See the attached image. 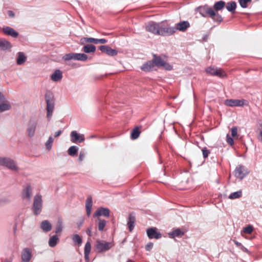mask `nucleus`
Instances as JSON below:
<instances>
[{"label": "nucleus", "mask_w": 262, "mask_h": 262, "mask_svg": "<svg viewBox=\"0 0 262 262\" xmlns=\"http://www.w3.org/2000/svg\"><path fill=\"white\" fill-rule=\"evenodd\" d=\"M114 246V244L113 242L97 239L95 245V248L98 252L102 253L108 251Z\"/></svg>", "instance_id": "nucleus-1"}, {"label": "nucleus", "mask_w": 262, "mask_h": 262, "mask_svg": "<svg viewBox=\"0 0 262 262\" xmlns=\"http://www.w3.org/2000/svg\"><path fill=\"white\" fill-rule=\"evenodd\" d=\"M0 166L6 167L8 169L14 171H17L19 169L15 162L8 157L0 156Z\"/></svg>", "instance_id": "nucleus-2"}, {"label": "nucleus", "mask_w": 262, "mask_h": 262, "mask_svg": "<svg viewBox=\"0 0 262 262\" xmlns=\"http://www.w3.org/2000/svg\"><path fill=\"white\" fill-rule=\"evenodd\" d=\"M176 32L174 27H169L162 22L159 23L158 35L170 36Z\"/></svg>", "instance_id": "nucleus-3"}, {"label": "nucleus", "mask_w": 262, "mask_h": 262, "mask_svg": "<svg viewBox=\"0 0 262 262\" xmlns=\"http://www.w3.org/2000/svg\"><path fill=\"white\" fill-rule=\"evenodd\" d=\"M199 10L200 14L203 17H206L205 13H207L212 19H214L215 16L217 17V20L221 21L222 20L221 15L216 13L215 11L211 8H206L205 6L200 7L198 8Z\"/></svg>", "instance_id": "nucleus-4"}, {"label": "nucleus", "mask_w": 262, "mask_h": 262, "mask_svg": "<svg viewBox=\"0 0 262 262\" xmlns=\"http://www.w3.org/2000/svg\"><path fill=\"white\" fill-rule=\"evenodd\" d=\"M42 207V196L40 194H36L34 197V202L32 209L35 214H39L41 211Z\"/></svg>", "instance_id": "nucleus-5"}, {"label": "nucleus", "mask_w": 262, "mask_h": 262, "mask_svg": "<svg viewBox=\"0 0 262 262\" xmlns=\"http://www.w3.org/2000/svg\"><path fill=\"white\" fill-rule=\"evenodd\" d=\"M207 73L212 75L219 77L220 78H224L226 77V73L221 69L214 68L213 67H209L206 69Z\"/></svg>", "instance_id": "nucleus-6"}, {"label": "nucleus", "mask_w": 262, "mask_h": 262, "mask_svg": "<svg viewBox=\"0 0 262 262\" xmlns=\"http://www.w3.org/2000/svg\"><path fill=\"white\" fill-rule=\"evenodd\" d=\"M37 124L38 121L36 119H31L29 120L27 130L29 137H32L35 135Z\"/></svg>", "instance_id": "nucleus-7"}, {"label": "nucleus", "mask_w": 262, "mask_h": 262, "mask_svg": "<svg viewBox=\"0 0 262 262\" xmlns=\"http://www.w3.org/2000/svg\"><path fill=\"white\" fill-rule=\"evenodd\" d=\"M249 173L246 167L243 165H238L234 171V175L236 178L243 179Z\"/></svg>", "instance_id": "nucleus-8"}, {"label": "nucleus", "mask_w": 262, "mask_h": 262, "mask_svg": "<svg viewBox=\"0 0 262 262\" xmlns=\"http://www.w3.org/2000/svg\"><path fill=\"white\" fill-rule=\"evenodd\" d=\"M247 101L238 99H227L225 101L224 104L226 106L233 107V106H242L246 104Z\"/></svg>", "instance_id": "nucleus-9"}, {"label": "nucleus", "mask_w": 262, "mask_h": 262, "mask_svg": "<svg viewBox=\"0 0 262 262\" xmlns=\"http://www.w3.org/2000/svg\"><path fill=\"white\" fill-rule=\"evenodd\" d=\"M71 141L72 143H81L84 140V136L83 134L78 133L73 130L71 133Z\"/></svg>", "instance_id": "nucleus-10"}, {"label": "nucleus", "mask_w": 262, "mask_h": 262, "mask_svg": "<svg viewBox=\"0 0 262 262\" xmlns=\"http://www.w3.org/2000/svg\"><path fill=\"white\" fill-rule=\"evenodd\" d=\"M155 66L163 67L165 69L170 70L171 67L169 64L166 63L160 57H155L153 60Z\"/></svg>", "instance_id": "nucleus-11"}, {"label": "nucleus", "mask_w": 262, "mask_h": 262, "mask_svg": "<svg viewBox=\"0 0 262 262\" xmlns=\"http://www.w3.org/2000/svg\"><path fill=\"white\" fill-rule=\"evenodd\" d=\"M159 23L150 22L146 26V30L155 35H158Z\"/></svg>", "instance_id": "nucleus-12"}, {"label": "nucleus", "mask_w": 262, "mask_h": 262, "mask_svg": "<svg viewBox=\"0 0 262 262\" xmlns=\"http://www.w3.org/2000/svg\"><path fill=\"white\" fill-rule=\"evenodd\" d=\"M32 189L30 184H27L22 192V198L30 201L31 199Z\"/></svg>", "instance_id": "nucleus-13"}, {"label": "nucleus", "mask_w": 262, "mask_h": 262, "mask_svg": "<svg viewBox=\"0 0 262 262\" xmlns=\"http://www.w3.org/2000/svg\"><path fill=\"white\" fill-rule=\"evenodd\" d=\"M99 49L101 52L105 53L107 55L111 56H115L118 53V52L116 50L112 49L107 46H101L99 47Z\"/></svg>", "instance_id": "nucleus-14"}, {"label": "nucleus", "mask_w": 262, "mask_h": 262, "mask_svg": "<svg viewBox=\"0 0 262 262\" xmlns=\"http://www.w3.org/2000/svg\"><path fill=\"white\" fill-rule=\"evenodd\" d=\"M47 102V118L51 119L52 116V113L54 110V104L52 100L46 98Z\"/></svg>", "instance_id": "nucleus-15"}, {"label": "nucleus", "mask_w": 262, "mask_h": 262, "mask_svg": "<svg viewBox=\"0 0 262 262\" xmlns=\"http://www.w3.org/2000/svg\"><path fill=\"white\" fill-rule=\"evenodd\" d=\"M32 257V251L29 248L24 249L21 253L23 262H29Z\"/></svg>", "instance_id": "nucleus-16"}, {"label": "nucleus", "mask_w": 262, "mask_h": 262, "mask_svg": "<svg viewBox=\"0 0 262 262\" xmlns=\"http://www.w3.org/2000/svg\"><path fill=\"white\" fill-rule=\"evenodd\" d=\"M147 234L149 238L159 239L161 237V234L157 232L156 228H151L147 230Z\"/></svg>", "instance_id": "nucleus-17"}, {"label": "nucleus", "mask_w": 262, "mask_h": 262, "mask_svg": "<svg viewBox=\"0 0 262 262\" xmlns=\"http://www.w3.org/2000/svg\"><path fill=\"white\" fill-rule=\"evenodd\" d=\"M190 27V24L188 21H182L176 24V31L177 30L184 32Z\"/></svg>", "instance_id": "nucleus-18"}, {"label": "nucleus", "mask_w": 262, "mask_h": 262, "mask_svg": "<svg viewBox=\"0 0 262 262\" xmlns=\"http://www.w3.org/2000/svg\"><path fill=\"white\" fill-rule=\"evenodd\" d=\"M2 30L3 32L7 35L13 37H17L18 36V33L11 27L8 26L4 27Z\"/></svg>", "instance_id": "nucleus-19"}, {"label": "nucleus", "mask_w": 262, "mask_h": 262, "mask_svg": "<svg viewBox=\"0 0 262 262\" xmlns=\"http://www.w3.org/2000/svg\"><path fill=\"white\" fill-rule=\"evenodd\" d=\"M110 211L108 208L101 207L95 212L94 216H104L105 217H108L110 216Z\"/></svg>", "instance_id": "nucleus-20"}, {"label": "nucleus", "mask_w": 262, "mask_h": 262, "mask_svg": "<svg viewBox=\"0 0 262 262\" xmlns=\"http://www.w3.org/2000/svg\"><path fill=\"white\" fill-rule=\"evenodd\" d=\"M50 78L53 81H59L62 78V73L60 70H56L51 75Z\"/></svg>", "instance_id": "nucleus-21"}, {"label": "nucleus", "mask_w": 262, "mask_h": 262, "mask_svg": "<svg viewBox=\"0 0 262 262\" xmlns=\"http://www.w3.org/2000/svg\"><path fill=\"white\" fill-rule=\"evenodd\" d=\"M93 206V200L91 196H88L86 202H85V208L86 214L88 216H90L91 213V209Z\"/></svg>", "instance_id": "nucleus-22"}, {"label": "nucleus", "mask_w": 262, "mask_h": 262, "mask_svg": "<svg viewBox=\"0 0 262 262\" xmlns=\"http://www.w3.org/2000/svg\"><path fill=\"white\" fill-rule=\"evenodd\" d=\"M40 228L44 232H49L52 229V225L48 220H44L41 222L40 225Z\"/></svg>", "instance_id": "nucleus-23"}, {"label": "nucleus", "mask_w": 262, "mask_h": 262, "mask_svg": "<svg viewBox=\"0 0 262 262\" xmlns=\"http://www.w3.org/2000/svg\"><path fill=\"white\" fill-rule=\"evenodd\" d=\"M26 60L27 56L24 53L19 52L17 53L16 60L18 65L23 64L26 62Z\"/></svg>", "instance_id": "nucleus-24"}, {"label": "nucleus", "mask_w": 262, "mask_h": 262, "mask_svg": "<svg viewBox=\"0 0 262 262\" xmlns=\"http://www.w3.org/2000/svg\"><path fill=\"white\" fill-rule=\"evenodd\" d=\"M155 67V64L154 63V61H148L146 63L143 64L141 69L142 71L144 72H149L150 71H151L154 70Z\"/></svg>", "instance_id": "nucleus-25"}, {"label": "nucleus", "mask_w": 262, "mask_h": 262, "mask_svg": "<svg viewBox=\"0 0 262 262\" xmlns=\"http://www.w3.org/2000/svg\"><path fill=\"white\" fill-rule=\"evenodd\" d=\"M135 221L136 218L135 215L133 214H130L127 222V226L130 232L132 231L135 227Z\"/></svg>", "instance_id": "nucleus-26"}, {"label": "nucleus", "mask_w": 262, "mask_h": 262, "mask_svg": "<svg viewBox=\"0 0 262 262\" xmlns=\"http://www.w3.org/2000/svg\"><path fill=\"white\" fill-rule=\"evenodd\" d=\"M2 103L0 104V113L8 111L11 108V104L9 101L5 100V102H2Z\"/></svg>", "instance_id": "nucleus-27"}, {"label": "nucleus", "mask_w": 262, "mask_h": 262, "mask_svg": "<svg viewBox=\"0 0 262 262\" xmlns=\"http://www.w3.org/2000/svg\"><path fill=\"white\" fill-rule=\"evenodd\" d=\"M82 50L86 53H94L96 51V47L93 45L89 44L84 46Z\"/></svg>", "instance_id": "nucleus-28"}, {"label": "nucleus", "mask_w": 262, "mask_h": 262, "mask_svg": "<svg viewBox=\"0 0 262 262\" xmlns=\"http://www.w3.org/2000/svg\"><path fill=\"white\" fill-rule=\"evenodd\" d=\"M59 238L57 235L51 236L49 240V245L51 247H54L58 243Z\"/></svg>", "instance_id": "nucleus-29"}, {"label": "nucleus", "mask_w": 262, "mask_h": 262, "mask_svg": "<svg viewBox=\"0 0 262 262\" xmlns=\"http://www.w3.org/2000/svg\"><path fill=\"white\" fill-rule=\"evenodd\" d=\"M225 6V3L223 1L216 2L213 6L214 9L217 11L223 9Z\"/></svg>", "instance_id": "nucleus-30"}, {"label": "nucleus", "mask_w": 262, "mask_h": 262, "mask_svg": "<svg viewBox=\"0 0 262 262\" xmlns=\"http://www.w3.org/2000/svg\"><path fill=\"white\" fill-rule=\"evenodd\" d=\"M226 7L228 11L233 13L236 8V4L235 2H230L227 4Z\"/></svg>", "instance_id": "nucleus-31"}, {"label": "nucleus", "mask_w": 262, "mask_h": 262, "mask_svg": "<svg viewBox=\"0 0 262 262\" xmlns=\"http://www.w3.org/2000/svg\"><path fill=\"white\" fill-rule=\"evenodd\" d=\"M78 151V147L73 145L69 147L68 150V154L71 156L74 157L77 155Z\"/></svg>", "instance_id": "nucleus-32"}, {"label": "nucleus", "mask_w": 262, "mask_h": 262, "mask_svg": "<svg viewBox=\"0 0 262 262\" xmlns=\"http://www.w3.org/2000/svg\"><path fill=\"white\" fill-rule=\"evenodd\" d=\"M74 59L79 61H85L88 59V56L83 53H75Z\"/></svg>", "instance_id": "nucleus-33"}, {"label": "nucleus", "mask_w": 262, "mask_h": 262, "mask_svg": "<svg viewBox=\"0 0 262 262\" xmlns=\"http://www.w3.org/2000/svg\"><path fill=\"white\" fill-rule=\"evenodd\" d=\"M0 47L4 49H7L10 48L11 46L8 41L5 39H0Z\"/></svg>", "instance_id": "nucleus-34"}, {"label": "nucleus", "mask_w": 262, "mask_h": 262, "mask_svg": "<svg viewBox=\"0 0 262 262\" xmlns=\"http://www.w3.org/2000/svg\"><path fill=\"white\" fill-rule=\"evenodd\" d=\"M242 192L241 190H239L236 192L231 193L228 196V198L231 200L239 198L242 196Z\"/></svg>", "instance_id": "nucleus-35"}, {"label": "nucleus", "mask_w": 262, "mask_h": 262, "mask_svg": "<svg viewBox=\"0 0 262 262\" xmlns=\"http://www.w3.org/2000/svg\"><path fill=\"white\" fill-rule=\"evenodd\" d=\"M63 229V223L61 220H58L55 227V232L56 234L60 233Z\"/></svg>", "instance_id": "nucleus-36"}, {"label": "nucleus", "mask_w": 262, "mask_h": 262, "mask_svg": "<svg viewBox=\"0 0 262 262\" xmlns=\"http://www.w3.org/2000/svg\"><path fill=\"white\" fill-rule=\"evenodd\" d=\"M72 240L73 242L78 246H80L82 243V240L78 234H74L72 236Z\"/></svg>", "instance_id": "nucleus-37"}, {"label": "nucleus", "mask_w": 262, "mask_h": 262, "mask_svg": "<svg viewBox=\"0 0 262 262\" xmlns=\"http://www.w3.org/2000/svg\"><path fill=\"white\" fill-rule=\"evenodd\" d=\"M172 237L181 236L184 235V232L179 229H177L169 233Z\"/></svg>", "instance_id": "nucleus-38"}, {"label": "nucleus", "mask_w": 262, "mask_h": 262, "mask_svg": "<svg viewBox=\"0 0 262 262\" xmlns=\"http://www.w3.org/2000/svg\"><path fill=\"white\" fill-rule=\"evenodd\" d=\"M140 132L139 130V128L136 127L133 130L132 133H131V138L132 139H137L139 135H140Z\"/></svg>", "instance_id": "nucleus-39"}, {"label": "nucleus", "mask_w": 262, "mask_h": 262, "mask_svg": "<svg viewBox=\"0 0 262 262\" xmlns=\"http://www.w3.org/2000/svg\"><path fill=\"white\" fill-rule=\"evenodd\" d=\"M54 142V139L52 136L49 137L48 140L45 143L46 147L48 150H51L52 146V144Z\"/></svg>", "instance_id": "nucleus-40"}, {"label": "nucleus", "mask_w": 262, "mask_h": 262, "mask_svg": "<svg viewBox=\"0 0 262 262\" xmlns=\"http://www.w3.org/2000/svg\"><path fill=\"white\" fill-rule=\"evenodd\" d=\"M75 53H69L66 54L62 57L64 61H69L72 59H74Z\"/></svg>", "instance_id": "nucleus-41"}, {"label": "nucleus", "mask_w": 262, "mask_h": 262, "mask_svg": "<svg viewBox=\"0 0 262 262\" xmlns=\"http://www.w3.org/2000/svg\"><path fill=\"white\" fill-rule=\"evenodd\" d=\"M106 225V222L104 220L99 219L98 229L102 231Z\"/></svg>", "instance_id": "nucleus-42"}, {"label": "nucleus", "mask_w": 262, "mask_h": 262, "mask_svg": "<svg viewBox=\"0 0 262 262\" xmlns=\"http://www.w3.org/2000/svg\"><path fill=\"white\" fill-rule=\"evenodd\" d=\"M91 250V245L90 242H87L84 246V253L90 254Z\"/></svg>", "instance_id": "nucleus-43"}, {"label": "nucleus", "mask_w": 262, "mask_h": 262, "mask_svg": "<svg viewBox=\"0 0 262 262\" xmlns=\"http://www.w3.org/2000/svg\"><path fill=\"white\" fill-rule=\"evenodd\" d=\"M82 39L88 42H92L95 44H97V39H95L91 37H84Z\"/></svg>", "instance_id": "nucleus-44"}, {"label": "nucleus", "mask_w": 262, "mask_h": 262, "mask_svg": "<svg viewBox=\"0 0 262 262\" xmlns=\"http://www.w3.org/2000/svg\"><path fill=\"white\" fill-rule=\"evenodd\" d=\"M253 231V227L251 226H247L243 229L245 233L250 234Z\"/></svg>", "instance_id": "nucleus-45"}, {"label": "nucleus", "mask_w": 262, "mask_h": 262, "mask_svg": "<svg viewBox=\"0 0 262 262\" xmlns=\"http://www.w3.org/2000/svg\"><path fill=\"white\" fill-rule=\"evenodd\" d=\"M251 0H240L239 4L242 8H246L247 7V3Z\"/></svg>", "instance_id": "nucleus-46"}, {"label": "nucleus", "mask_w": 262, "mask_h": 262, "mask_svg": "<svg viewBox=\"0 0 262 262\" xmlns=\"http://www.w3.org/2000/svg\"><path fill=\"white\" fill-rule=\"evenodd\" d=\"M85 155H86V154L84 151L81 150L80 151L79 158H78V161L79 162H81L83 160V159L85 156Z\"/></svg>", "instance_id": "nucleus-47"}, {"label": "nucleus", "mask_w": 262, "mask_h": 262, "mask_svg": "<svg viewBox=\"0 0 262 262\" xmlns=\"http://www.w3.org/2000/svg\"><path fill=\"white\" fill-rule=\"evenodd\" d=\"M259 134L258 135V139L262 142V123L259 124V127L258 128Z\"/></svg>", "instance_id": "nucleus-48"}, {"label": "nucleus", "mask_w": 262, "mask_h": 262, "mask_svg": "<svg viewBox=\"0 0 262 262\" xmlns=\"http://www.w3.org/2000/svg\"><path fill=\"white\" fill-rule=\"evenodd\" d=\"M10 202L9 199L7 198H3L0 200V205L3 206Z\"/></svg>", "instance_id": "nucleus-49"}, {"label": "nucleus", "mask_w": 262, "mask_h": 262, "mask_svg": "<svg viewBox=\"0 0 262 262\" xmlns=\"http://www.w3.org/2000/svg\"><path fill=\"white\" fill-rule=\"evenodd\" d=\"M226 138L227 142L231 145H233L234 143L233 139L228 134L227 135Z\"/></svg>", "instance_id": "nucleus-50"}, {"label": "nucleus", "mask_w": 262, "mask_h": 262, "mask_svg": "<svg viewBox=\"0 0 262 262\" xmlns=\"http://www.w3.org/2000/svg\"><path fill=\"white\" fill-rule=\"evenodd\" d=\"M203 155L204 158H206L208 157L209 154L210 153V151L209 150L207 149L206 148H204L202 149Z\"/></svg>", "instance_id": "nucleus-51"}, {"label": "nucleus", "mask_w": 262, "mask_h": 262, "mask_svg": "<svg viewBox=\"0 0 262 262\" xmlns=\"http://www.w3.org/2000/svg\"><path fill=\"white\" fill-rule=\"evenodd\" d=\"M231 136L232 137H235L237 135V129L236 127H235V126L231 128Z\"/></svg>", "instance_id": "nucleus-52"}, {"label": "nucleus", "mask_w": 262, "mask_h": 262, "mask_svg": "<svg viewBox=\"0 0 262 262\" xmlns=\"http://www.w3.org/2000/svg\"><path fill=\"white\" fill-rule=\"evenodd\" d=\"M152 247L153 244L152 243H149L146 245L145 249L146 251H149L152 249Z\"/></svg>", "instance_id": "nucleus-53"}, {"label": "nucleus", "mask_w": 262, "mask_h": 262, "mask_svg": "<svg viewBox=\"0 0 262 262\" xmlns=\"http://www.w3.org/2000/svg\"><path fill=\"white\" fill-rule=\"evenodd\" d=\"M106 42H107V40L105 39H103V38L97 39V44H98V43L103 44V43H105Z\"/></svg>", "instance_id": "nucleus-54"}, {"label": "nucleus", "mask_w": 262, "mask_h": 262, "mask_svg": "<svg viewBox=\"0 0 262 262\" xmlns=\"http://www.w3.org/2000/svg\"><path fill=\"white\" fill-rule=\"evenodd\" d=\"M7 14L10 17H14L15 16V13L11 10H9L7 12Z\"/></svg>", "instance_id": "nucleus-55"}, {"label": "nucleus", "mask_w": 262, "mask_h": 262, "mask_svg": "<svg viewBox=\"0 0 262 262\" xmlns=\"http://www.w3.org/2000/svg\"><path fill=\"white\" fill-rule=\"evenodd\" d=\"M6 100L4 95L0 92V103L2 102H5Z\"/></svg>", "instance_id": "nucleus-56"}, {"label": "nucleus", "mask_w": 262, "mask_h": 262, "mask_svg": "<svg viewBox=\"0 0 262 262\" xmlns=\"http://www.w3.org/2000/svg\"><path fill=\"white\" fill-rule=\"evenodd\" d=\"M84 259L86 262H89L90 258H89V254L87 253H84Z\"/></svg>", "instance_id": "nucleus-57"}, {"label": "nucleus", "mask_w": 262, "mask_h": 262, "mask_svg": "<svg viewBox=\"0 0 262 262\" xmlns=\"http://www.w3.org/2000/svg\"><path fill=\"white\" fill-rule=\"evenodd\" d=\"M61 133H62L61 130H58L57 132H55V133L54 134V137H58L61 134Z\"/></svg>", "instance_id": "nucleus-58"}, {"label": "nucleus", "mask_w": 262, "mask_h": 262, "mask_svg": "<svg viewBox=\"0 0 262 262\" xmlns=\"http://www.w3.org/2000/svg\"><path fill=\"white\" fill-rule=\"evenodd\" d=\"M240 249L243 251H244L245 252H246V253H248L249 252L248 250L246 247H245L244 246H241V247L240 248Z\"/></svg>", "instance_id": "nucleus-59"}, {"label": "nucleus", "mask_w": 262, "mask_h": 262, "mask_svg": "<svg viewBox=\"0 0 262 262\" xmlns=\"http://www.w3.org/2000/svg\"><path fill=\"white\" fill-rule=\"evenodd\" d=\"M234 243L235 245L236 246L238 247L239 248L241 247V246H243L241 243H239L236 241H234Z\"/></svg>", "instance_id": "nucleus-60"}, {"label": "nucleus", "mask_w": 262, "mask_h": 262, "mask_svg": "<svg viewBox=\"0 0 262 262\" xmlns=\"http://www.w3.org/2000/svg\"><path fill=\"white\" fill-rule=\"evenodd\" d=\"M92 227H90L88 229L87 231H86V233L87 234L89 235V236H92Z\"/></svg>", "instance_id": "nucleus-61"}, {"label": "nucleus", "mask_w": 262, "mask_h": 262, "mask_svg": "<svg viewBox=\"0 0 262 262\" xmlns=\"http://www.w3.org/2000/svg\"><path fill=\"white\" fill-rule=\"evenodd\" d=\"M54 262H60V261H54Z\"/></svg>", "instance_id": "nucleus-62"}, {"label": "nucleus", "mask_w": 262, "mask_h": 262, "mask_svg": "<svg viewBox=\"0 0 262 262\" xmlns=\"http://www.w3.org/2000/svg\"><path fill=\"white\" fill-rule=\"evenodd\" d=\"M6 262H11V261H7Z\"/></svg>", "instance_id": "nucleus-63"}]
</instances>
